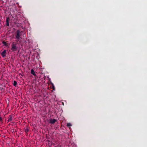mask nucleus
I'll list each match as a JSON object with an SVG mask.
<instances>
[{"label": "nucleus", "mask_w": 147, "mask_h": 147, "mask_svg": "<svg viewBox=\"0 0 147 147\" xmlns=\"http://www.w3.org/2000/svg\"><path fill=\"white\" fill-rule=\"evenodd\" d=\"M17 43L16 42H13L11 45V50L13 51H16L18 49V47H16V45Z\"/></svg>", "instance_id": "nucleus-1"}, {"label": "nucleus", "mask_w": 147, "mask_h": 147, "mask_svg": "<svg viewBox=\"0 0 147 147\" xmlns=\"http://www.w3.org/2000/svg\"><path fill=\"white\" fill-rule=\"evenodd\" d=\"M15 37L17 41H19L20 37V31L19 30H17L15 34Z\"/></svg>", "instance_id": "nucleus-2"}, {"label": "nucleus", "mask_w": 147, "mask_h": 147, "mask_svg": "<svg viewBox=\"0 0 147 147\" xmlns=\"http://www.w3.org/2000/svg\"><path fill=\"white\" fill-rule=\"evenodd\" d=\"M57 121V120L55 119H49V122L51 124H53L56 121Z\"/></svg>", "instance_id": "nucleus-3"}, {"label": "nucleus", "mask_w": 147, "mask_h": 147, "mask_svg": "<svg viewBox=\"0 0 147 147\" xmlns=\"http://www.w3.org/2000/svg\"><path fill=\"white\" fill-rule=\"evenodd\" d=\"M6 50H4V51L2 52L1 53V55L3 57H5L6 56Z\"/></svg>", "instance_id": "nucleus-4"}, {"label": "nucleus", "mask_w": 147, "mask_h": 147, "mask_svg": "<svg viewBox=\"0 0 147 147\" xmlns=\"http://www.w3.org/2000/svg\"><path fill=\"white\" fill-rule=\"evenodd\" d=\"M31 73L34 76H36V75L35 74L34 71L33 69H32L31 70Z\"/></svg>", "instance_id": "nucleus-5"}, {"label": "nucleus", "mask_w": 147, "mask_h": 147, "mask_svg": "<svg viewBox=\"0 0 147 147\" xmlns=\"http://www.w3.org/2000/svg\"><path fill=\"white\" fill-rule=\"evenodd\" d=\"M9 18L7 17V18L6 22V25L7 26H8L9 25Z\"/></svg>", "instance_id": "nucleus-6"}, {"label": "nucleus", "mask_w": 147, "mask_h": 147, "mask_svg": "<svg viewBox=\"0 0 147 147\" xmlns=\"http://www.w3.org/2000/svg\"><path fill=\"white\" fill-rule=\"evenodd\" d=\"M13 86H16L17 84L16 82L15 81H13Z\"/></svg>", "instance_id": "nucleus-7"}, {"label": "nucleus", "mask_w": 147, "mask_h": 147, "mask_svg": "<svg viewBox=\"0 0 147 147\" xmlns=\"http://www.w3.org/2000/svg\"><path fill=\"white\" fill-rule=\"evenodd\" d=\"M67 127H69L71 126V124L70 123H67Z\"/></svg>", "instance_id": "nucleus-8"}, {"label": "nucleus", "mask_w": 147, "mask_h": 147, "mask_svg": "<svg viewBox=\"0 0 147 147\" xmlns=\"http://www.w3.org/2000/svg\"><path fill=\"white\" fill-rule=\"evenodd\" d=\"M25 131L26 133H27L29 131V129L28 128H26L25 129Z\"/></svg>", "instance_id": "nucleus-9"}, {"label": "nucleus", "mask_w": 147, "mask_h": 147, "mask_svg": "<svg viewBox=\"0 0 147 147\" xmlns=\"http://www.w3.org/2000/svg\"><path fill=\"white\" fill-rule=\"evenodd\" d=\"M9 119H10V121L12 120V117L10 115V118H9Z\"/></svg>", "instance_id": "nucleus-10"}, {"label": "nucleus", "mask_w": 147, "mask_h": 147, "mask_svg": "<svg viewBox=\"0 0 147 147\" xmlns=\"http://www.w3.org/2000/svg\"><path fill=\"white\" fill-rule=\"evenodd\" d=\"M2 119L1 117H0V121H2Z\"/></svg>", "instance_id": "nucleus-11"}, {"label": "nucleus", "mask_w": 147, "mask_h": 147, "mask_svg": "<svg viewBox=\"0 0 147 147\" xmlns=\"http://www.w3.org/2000/svg\"><path fill=\"white\" fill-rule=\"evenodd\" d=\"M12 123H9L10 125H13V124H12Z\"/></svg>", "instance_id": "nucleus-12"}, {"label": "nucleus", "mask_w": 147, "mask_h": 147, "mask_svg": "<svg viewBox=\"0 0 147 147\" xmlns=\"http://www.w3.org/2000/svg\"><path fill=\"white\" fill-rule=\"evenodd\" d=\"M14 129H13V131H14Z\"/></svg>", "instance_id": "nucleus-13"}, {"label": "nucleus", "mask_w": 147, "mask_h": 147, "mask_svg": "<svg viewBox=\"0 0 147 147\" xmlns=\"http://www.w3.org/2000/svg\"><path fill=\"white\" fill-rule=\"evenodd\" d=\"M8 121H9V119H8Z\"/></svg>", "instance_id": "nucleus-14"}]
</instances>
